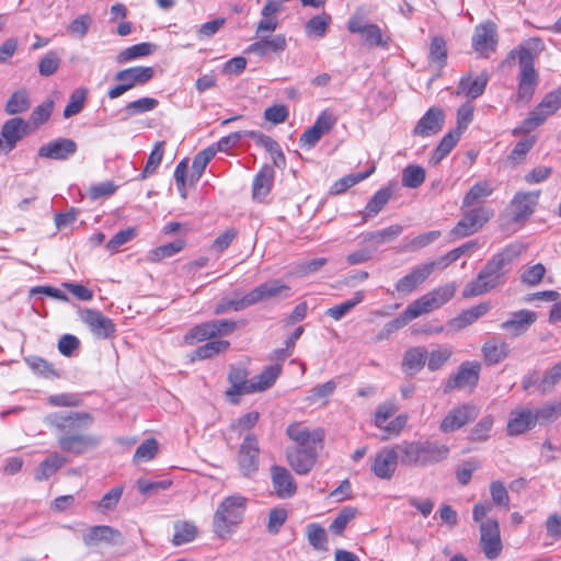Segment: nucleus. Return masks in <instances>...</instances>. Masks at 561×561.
Wrapping results in <instances>:
<instances>
[{
  "label": "nucleus",
  "instance_id": "nucleus-45",
  "mask_svg": "<svg viewBox=\"0 0 561 561\" xmlns=\"http://www.w3.org/2000/svg\"><path fill=\"white\" fill-rule=\"evenodd\" d=\"M425 170L421 165L410 164L402 171V185L409 188H417L425 181Z\"/></svg>",
  "mask_w": 561,
  "mask_h": 561
},
{
  "label": "nucleus",
  "instance_id": "nucleus-41",
  "mask_svg": "<svg viewBox=\"0 0 561 561\" xmlns=\"http://www.w3.org/2000/svg\"><path fill=\"white\" fill-rule=\"evenodd\" d=\"M490 309L488 304H480L462 311L457 318L453 319L451 324L457 329L466 328L483 317Z\"/></svg>",
  "mask_w": 561,
  "mask_h": 561
},
{
  "label": "nucleus",
  "instance_id": "nucleus-8",
  "mask_svg": "<svg viewBox=\"0 0 561 561\" xmlns=\"http://www.w3.org/2000/svg\"><path fill=\"white\" fill-rule=\"evenodd\" d=\"M494 216L490 207H477L463 213L462 218L450 230L454 239L465 238L479 231Z\"/></svg>",
  "mask_w": 561,
  "mask_h": 561
},
{
  "label": "nucleus",
  "instance_id": "nucleus-27",
  "mask_svg": "<svg viewBox=\"0 0 561 561\" xmlns=\"http://www.w3.org/2000/svg\"><path fill=\"white\" fill-rule=\"evenodd\" d=\"M287 460L298 474H307L316 465L317 447L297 448L287 453Z\"/></svg>",
  "mask_w": 561,
  "mask_h": 561
},
{
  "label": "nucleus",
  "instance_id": "nucleus-12",
  "mask_svg": "<svg viewBox=\"0 0 561 561\" xmlns=\"http://www.w3.org/2000/svg\"><path fill=\"white\" fill-rule=\"evenodd\" d=\"M259 454L257 438L252 434H248L238 451V465L243 476L251 477L257 471Z\"/></svg>",
  "mask_w": 561,
  "mask_h": 561
},
{
  "label": "nucleus",
  "instance_id": "nucleus-21",
  "mask_svg": "<svg viewBox=\"0 0 561 561\" xmlns=\"http://www.w3.org/2000/svg\"><path fill=\"white\" fill-rule=\"evenodd\" d=\"M77 144L69 138H58L43 145L38 156L53 160H66L77 152Z\"/></svg>",
  "mask_w": 561,
  "mask_h": 561
},
{
  "label": "nucleus",
  "instance_id": "nucleus-63",
  "mask_svg": "<svg viewBox=\"0 0 561 561\" xmlns=\"http://www.w3.org/2000/svg\"><path fill=\"white\" fill-rule=\"evenodd\" d=\"M356 510L353 507H344L339 515L334 518V520L330 525V529L336 534L341 535L347 524L355 517Z\"/></svg>",
  "mask_w": 561,
  "mask_h": 561
},
{
  "label": "nucleus",
  "instance_id": "nucleus-53",
  "mask_svg": "<svg viewBox=\"0 0 561 561\" xmlns=\"http://www.w3.org/2000/svg\"><path fill=\"white\" fill-rule=\"evenodd\" d=\"M158 105L159 101L157 99L145 96L127 103L125 112L128 116H135L153 111Z\"/></svg>",
  "mask_w": 561,
  "mask_h": 561
},
{
  "label": "nucleus",
  "instance_id": "nucleus-4",
  "mask_svg": "<svg viewBox=\"0 0 561 561\" xmlns=\"http://www.w3.org/2000/svg\"><path fill=\"white\" fill-rule=\"evenodd\" d=\"M247 502V499L239 494L222 500L213 518V531L217 537L226 539L236 531L243 520Z\"/></svg>",
  "mask_w": 561,
  "mask_h": 561
},
{
  "label": "nucleus",
  "instance_id": "nucleus-35",
  "mask_svg": "<svg viewBox=\"0 0 561 561\" xmlns=\"http://www.w3.org/2000/svg\"><path fill=\"white\" fill-rule=\"evenodd\" d=\"M282 373V366L271 365L265 367L257 376L252 378V393L265 391L271 388Z\"/></svg>",
  "mask_w": 561,
  "mask_h": 561
},
{
  "label": "nucleus",
  "instance_id": "nucleus-5",
  "mask_svg": "<svg viewBox=\"0 0 561 561\" xmlns=\"http://www.w3.org/2000/svg\"><path fill=\"white\" fill-rule=\"evenodd\" d=\"M456 293L455 283H449L444 286L437 287L425 295L419 297L416 300L411 302L402 316L409 323L410 321L419 318L422 314L428 313L435 309H438L446 302H448Z\"/></svg>",
  "mask_w": 561,
  "mask_h": 561
},
{
  "label": "nucleus",
  "instance_id": "nucleus-50",
  "mask_svg": "<svg viewBox=\"0 0 561 561\" xmlns=\"http://www.w3.org/2000/svg\"><path fill=\"white\" fill-rule=\"evenodd\" d=\"M185 245L182 239L174 240L172 242L162 244L149 253V260L151 262H159L165 257H170L180 252Z\"/></svg>",
  "mask_w": 561,
  "mask_h": 561
},
{
  "label": "nucleus",
  "instance_id": "nucleus-11",
  "mask_svg": "<svg viewBox=\"0 0 561 561\" xmlns=\"http://www.w3.org/2000/svg\"><path fill=\"white\" fill-rule=\"evenodd\" d=\"M398 462L401 463V453L397 444L391 448H381L375 455L370 470L377 478L389 480L394 474Z\"/></svg>",
  "mask_w": 561,
  "mask_h": 561
},
{
  "label": "nucleus",
  "instance_id": "nucleus-44",
  "mask_svg": "<svg viewBox=\"0 0 561 561\" xmlns=\"http://www.w3.org/2000/svg\"><path fill=\"white\" fill-rule=\"evenodd\" d=\"M426 358L427 351L425 350V347H412L404 353L402 365L408 370H412L415 373L423 368V366L426 363Z\"/></svg>",
  "mask_w": 561,
  "mask_h": 561
},
{
  "label": "nucleus",
  "instance_id": "nucleus-38",
  "mask_svg": "<svg viewBox=\"0 0 561 561\" xmlns=\"http://www.w3.org/2000/svg\"><path fill=\"white\" fill-rule=\"evenodd\" d=\"M493 193V187L489 181L477 182L462 199L461 209L473 206L483 198L489 197Z\"/></svg>",
  "mask_w": 561,
  "mask_h": 561
},
{
  "label": "nucleus",
  "instance_id": "nucleus-33",
  "mask_svg": "<svg viewBox=\"0 0 561 561\" xmlns=\"http://www.w3.org/2000/svg\"><path fill=\"white\" fill-rule=\"evenodd\" d=\"M274 169L270 165H264L255 175L252 184L253 198L262 199L271 191L274 180Z\"/></svg>",
  "mask_w": 561,
  "mask_h": 561
},
{
  "label": "nucleus",
  "instance_id": "nucleus-34",
  "mask_svg": "<svg viewBox=\"0 0 561 561\" xmlns=\"http://www.w3.org/2000/svg\"><path fill=\"white\" fill-rule=\"evenodd\" d=\"M488 78L485 75H480L474 79L470 77H463L460 79L457 94H465L469 99H477L480 96L486 87Z\"/></svg>",
  "mask_w": 561,
  "mask_h": 561
},
{
  "label": "nucleus",
  "instance_id": "nucleus-1",
  "mask_svg": "<svg viewBox=\"0 0 561 561\" xmlns=\"http://www.w3.org/2000/svg\"><path fill=\"white\" fill-rule=\"evenodd\" d=\"M93 422L94 417L91 413L79 411H57L44 417V423L56 435L59 448L77 456L98 448L102 442L101 436L96 434L81 433Z\"/></svg>",
  "mask_w": 561,
  "mask_h": 561
},
{
  "label": "nucleus",
  "instance_id": "nucleus-9",
  "mask_svg": "<svg viewBox=\"0 0 561 561\" xmlns=\"http://www.w3.org/2000/svg\"><path fill=\"white\" fill-rule=\"evenodd\" d=\"M540 44L541 41L539 38H531L526 43V45H519L516 49L511 51V58H515V56L518 58V82L533 83L538 85L539 76L535 69V56L530 50V46L534 45V48H536Z\"/></svg>",
  "mask_w": 561,
  "mask_h": 561
},
{
  "label": "nucleus",
  "instance_id": "nucleus-26",
  "mask_svg": "<svg viewBox=\"0 0 561 561\" xmlns=\"http://www.w3.org/2000/svg\"><path fill=\"white\" fill-rule=\"evenodd\" d=\"M154 76L152 67L136 66L119 70L115 75V80L124 82L128 90L137 85H144Z\"/></svg>",
  "mask_w": 561,
  "mask_h": 561
},
{
  "label": "nucleus",
  "instance_id": "nucleus-47",
  "mask_svg": "<svg viewBox=\"0 0 561 561\" xmlns=\"http://www.w3.org/2000/svg\"><path fill=\"white\" fill-rule=\"evenodd\" d=\"M364 300V291L358 290L354 293L352 299L346 300L342 304L335 305L327 310V314L332 319L339 321L346 316L353 308L359 305Z\"/></svg>",
  "mask_w": 561,
  "mask_h": 561
},
{
  "label": "nucleus",
  "instance_id": "nucleus-51",
  "mask_svg": "<svg viewBox=\"0 0 561 561\" xmlns=\"http://www.w3.org/2000/svg\"><path fill=\"white\" fill-rule=\"evenodd\" d=\"M153 49L154 45L151 43H139L122 50L118 54L117 59L119 62H126L139 57L149 56L153 51Z\"/></svg>",
  "mask_w": 561,
  "mask_h": 561
},
{
  "label": "nucleus",
  "instance_id": "nucleus-32",
  "mask_svg": "<svg viewBox=\"0 0 561 561\" xmlns=\"http://www.w3.org/2000/svg\"><path fill=\"white\" fill-rule=\"evenodd\" d=\"M482 354L486 365H496L508 356L510 346L504 341L491 339L483 344Z\"/></svg>",
  "mask_w": 561,
  "mask_h": 561
},
{
  "label": "nucleus",
  "instance_id": "nucleus-64",
  "mask_svg": "<svg viewBox=\"0 0 561 561\" xmlns=\"http://www.w3.org/2000/svg\"><path fill=\"white\" fill-rule=\"evenodd\" d=\"M122 494H123L122 486H115V488L111 489L108 492H106L102 496V499L100 500V502L98 504V507L104 512L113 511L117 506V504L122 497Z\"/></svg>",
  "mask_w": 561,
  "mask_h": 561
},
{
  "label": "nucleus",
  "instance_id": "nucleus-43",
  "mask_svg": "<svg viewBox=\"0 0 561 561\" xmlns=\"http://www.w3.org/2000/svg\"><path fill=\"white\" fill-rule=\"evenodd\" d=\"M460 138V131H449L446 134L443 139L439 141L438 146L434 150L430 162L432 164H438L457 145Z\"/></svg>",
  "mask_w": 561,
  "mask_h": 561
},
{
  "label": "nucleus",
  "instance_id": "nucleus-25",
  "mask_svg": "<svg viewBox=\"0 0 561 561\" xmlns=\"http://www.w3.org/2000/svg\"><path fill=\"white\" fill-rule=\"evenodd\" d=\"M536 320V312L522 309L513 312L508 320L502 322L501 329L510 332L512 336H520L529 330Z\"/></svg>",
  "mask_w": 561,
  "mask_h": 561
},
{
  "label": "nucleus",
  "instance_id": "nucleus-37",
  "mask_svg": "<svg viewBox=\"0 0 561 561\" xmlns=\"http://www.w3.org/2000/svg\"><path fill=\"white\" fill-rule=\"evenodd\" d=\"M402 230L403 229L400 225H392L387 228L366 233L364 236V241L373 243L375 248H378L381 244L393 241L401 234Z\"/></svg>",
  "mask_w": 561,
  "mask_h": 561
},
{
  "label": "nucleus",
  "instance_id": "nucleus-46",
  "mask_svg": "<svg viewBox=\"0 0 561 561\" xmlns=\"http://www.w3.org/2000/svg\"><path fill=\"white\" fill-rule=\"evenodd\" d=\"M537 424L546 425L561 416V402H547L538 409H534Z\"/></svg>",
  "mask_w": 561,
  "mask_h": 561
},
{
  "label": "nucleus",
  "instance_id": "nucleus-13",
  "mask_svg": "<svg viewBox=\"0 0 561 561\" xmlns=\"http://www.w3.org/2000/svg\"><path fill=\"white\" fill-rule=\"evenodd\" d=\"M497 45L496 25L493 22H484L476 26L472 35V47L481 57H489Z\"/></svg>",
  "mask_w": 561,
  "mask_h": 561
},
{
  "label": "nucleus",
  "instance_id": "nucleus-30",
  "mask_svg": "<svg viewBox=\"0 0 561 561\" xmlns=\"http://www.w3.org/2000/svg\"><path fill=\"white\" fill-rule=\"evenodd\" d=\"M290 288L283 284L278 279H272L266 283L261 284L260 286L253 288L250 294L252 297V301L259 304L261 301L274 298V297H288Z\"/></svg>",
  "mask_w": 561,
  "mask_h": 561
},
{
  "label": "nucleus",
  "instance_id": "nucleus-18",
  "mask_svg": "<svg viewBox=\"0 0 561 561\" xmlns=\"http://www.w3.org/2000/svg\"><path fill=\"white\" fill-rule=\"evenodd\" d=\"M481 365L478 362H463L457 373L450 376L445 385V392L478 383Z\"/></svg>",
  "mask_w": 561,
  "mask_h": 561
},
{
  "label": "nucleus",
  "instance_id": "nucleus-14",
  "mask_svg": "<svg viewBox=\"0 0 561 561\" xmlns=\"http://www.w3.org/2000/svg\"><path fill=\"white\" fill-rule=\"evenodd\" d=\"M80 318L89 327L93 335L99 339H110L116 332L113 321L99 310L83 309L80 312Z\"/></svg>",
  "mask_w": 561,
  "mask_h": 561
},
{
  "label": "nucleus",
  "instance_id": "nucleus-23",
  "mask_svg": "<svg viewBox=\"0 0 561 561\" xmlns=\"http://www.w3.org/2000/svg\"><path fill=\"white\" fill-rule=\"evenodd\" d=\"M252 43L248 48L247 53L254 54L259 57H265L268 54H280L287 47L286 36L284 34H276L273 36H263Z\"/></svg>",
  "mask_w": 561,
  "mask_h": 561
},
{
  "label": "nucleus",
  "instance_id": "nucleus-22",
  "mask_svg": "<svg viewBox=\"0 0 561 561\" xmlns=\"http://www.w3.org/2000/svg\"><path fill=\"white\" fill-rule=\"evenodd\" d=\"M347 30L354 34H360L369 47L386 46L382 33L377 24H367L363 19L354 16L348 21Z\"/></svg>",
  "mask_w": 561,
  "mask_h": 561
},
{
  "label": "nucleus",
  "instance_id": "nucleus-54",
  "mask_svg": "<svg viewBox=\"0 0 561 561\" xmlns=\"http://www.w3.org/2000/svg\"><path fill=\"white\" fill-rule=\"evenodd\" d=\"M214 337L210 321L193 327L185 335L184 341L188 345Z\"/></svg>",
  "mask_w": 561,
  "mask_h": 561
},
{
  "label": "nucleus",
  "instance_id": "nucleus-29",
  "mask_svg": "<svg viewBox=\"0 0 561 561\" xmlns=\"http://www.w3.org/2000/svg\"><path fill=\"white\" fill-rule=\"evenodd\" d=\"M271 473L273 486L278 497L288 499L296 493L295 480L286 468L273 466Z\"/></svg>",
  "mask_w": 561,
  "mask_h": 561
},
{
  "label": "nucleus",
  "instance_id": "nucleus-59",
  "mask_svg": "<svg viewBox=\"0 0 561 561\" xmlns=\"http://www.w3.org/2000/svg\"><path fill=\"white\" fill-rule=\"evenodd\" d=\"M158 453V443L154 438H148L142 442L134 454V461H149L154 458Z\"/></svg>",
  "mask_w": 561,
  "mask_h": 561
},
{
  "label": "nucleus",
  "instance_id": "nucleus-19",
  "mask_svg": "<svg viewBox=\"0 0 561 561\" xmlns=\"http://www.w3.org/2000/svg\"><path fill=\"white\" fill-rule=\"evenodd\" d=\"M537 424L534 409L528 405L517 407L510 413L507 433L511 436L524 434Z\"/></svg>",
  "mask_w": 561,
  "mask_h": 561
},
{
  "label": "nucleus",
  "instance_id": "nucleus-28",
  "mask_svg": "<svg viewBox=\"0 0 561 561\" xmlns=\"http://www.w3.org/2000/svg\"><path fill=\"white\" fill-rule=\"evenodd\" d=\"M228 380L231 387L226 391L230 401L238 403L234 397L240 394L252 393V378L248 379V371L241 367H232L228 374Z\"/></svg>",
  "mask_w": 561,
  "mask_h": 561
},
{
  "label": "nucleus",
  "instance_id": "nucleus-42",
  "mask_svg": "<svg viewBox=\"0 0 561 561\" xmlns=\"http://www.w3.org/2000/svg\"><path fill=\"white\" fill-rule=\"evenodd\" d=\"M31 106L30 95L26 89H20L12 93L5 104V113L15 115L26 112Z\"/></svg>",
  "mask_w": 561,
  "mask_h": 561
},
{
  "label": "nucleus",
  "instance_id": "nucleus-17",
  "mask_svg": "<svg viewBox=\"0 0 561 561\" xmlns=\"http://www.w3.org/2000/svg\"><path fill=\"white\" fill-rule=\"evenodd\" d=\"M87 547H94L101 542L110 546L123 545L124 537L122 533L107 525H99L90 527L82 537Z\"/></svg>",
  "mask_w": 561,
  "mask_h": 561
},
{
  "label": "nucleus",
  "instance_id": "nucleus-39",
  "mask_svg": "<svg viewBox=\"0 0 561 561\" xmlns=\"http://www.w3.org/2000/svg\"><path fill=\"white\" fill-rule=\"evenodd\" d=\"M392 196V190L390 187H382L378 190L375 195L367 203L365 210L363 211V218L366 220L369 217H375L389 202Z\"/></svg>",
  "mask_w": 561,
  "mask_h": 561
},
{
  "label": "nucleus",
  "instance_id": "nucleus-48",
  "mask_svg": "<svg viewBox=\"0 0 561 561\" xmlns=\"http://www.w3.org/2000/svg\"><path fill=\"white\" fill-rule=\"evenodd\" d=\"M197 535V528L193 523L183 522L174 525V535L172 542L175 546H181L191 542Z\"/></svg>",
  "mask_w": 561,
  "mask_h": 561
},
{
  "label": "nucleus",
  "instance_id": "nucleus-31",
  "mask_svg": "<svg viewBox=\"0 0 561 561\" xmlns=\"http://www.w3.org/2000/svg\"><path fill=\"white\" fill-rule=\"evenodd\" d=\"M27 124L21 117L8 119L1 129V136L5 141V148L11 151L16 142L26 134Z\"/></svg>",
  "mask_w": 561,
  "mask_h": 561
},
{
  "label": "nucleus",
  "instance_id": "nucleus-6",
  "mask_svg": "<svg viewBox=\"0 0 561 561\" xmlns=\"http://www.w3.org/2000/svg\"><path fill=\"white\" fill-rule=\"evenodd\" d=\"M561 107V87L545 95L541 102L529 113L522 124L513 129V135L527 134L542 125L547 118Z\"/></svg>",
  "mask_w": 561,
  "mask_h": 561
},
{
  "label": "nucleus",
  "instance_id": "nucleus-7",
  "mask_svg": "<svg viewBox=\"0 0 561 561\" xmlns=\"http://www.w3.org/2000/svg\"><path fill=\"white\" fill-rule=\"evenodd\" d=\"M538 197L539 192L517 193L502 217L503 227L507 228L511 225H518L520 227L534 213Z\"/></svg>",
  "mask_w": 561,
  "mask_h": 561
},
{
  "label": "nucleus",
  "instance_id": "nucleus-2",
  "mask_svg": "<svg viewBox=\"0 0 561 561\" xmlns=\"http://www.w3.org/2000/svg\"><path fill=\"white\" fill-rule=\"evenodd\" d=\"M525 250L526 247L523 243L515 242L493 255L480 271L477 278L467 284L462 291L463 298L480 296L502 285L506 266L512 264Z\"/></svg>",
  "mask_w": 561,
  "mask_h": 561
},
{
  "label": "nucleus",
  "instance_id": "nucleus-24",
  "mask_svg": "<svg viewBox=\"0 0 561 561\" xmlns=\"http://www.w3.org/2000/svg\"><path fill=\"white\" fill-rule=\"evenodd\" d=\"M444 112L438 107H431L417 122L413 134L420 137H430L443 128Z\"/></svg>",
  "mask_w": 561,
  "mask_h": 561
},
{
  "label": "nucleus",
  "instance_id": "nucleus-10",
  "mask_svg": "<svg viewBox=\"0 0 561 561\" xmlns=\"http://www.w3.org/2000/svg\"><path fill=\"white\" fill-rule=\"evenodd\" d=\"M480 546L489 560H494L501 554L503 545L496 519L489 518L480 523Z\"/></svg>",
  "mask_w": 561,
  "mask_h": 561
},
{
  "label": "nucleus",
  "instance_id": "nucleus-55",
  "mask_svg": "<svg viewBox=\"0 0 561 561\" xmlns=\"http://www.w3.org/2000/svg\"><path fill=\"white\" fill-rule=\"evenodd\" d=\"M87 98V90L83 88L75 90L68 101V104L66 105L64 110V116L66 118H70L77 114H79Z\"/></svg>",
  "mask_w": 561,
  "mask_h": 561
},
{
  "label": "nucleus",
  "instance_id": "nucleus-15",
  "mask_svg": "<svg viewBox=\"0 0 561 561\" xmlns=\"http://www.w3.org/2000/svg\"><path fill=\"white\" fill-rule=\"evenodd\" d=\"M479 415V409L473 404H463L453 409L440 422L439 430L443 433L455 432Z\"/></svg>",
  "mask_w": 561,
  "mask_h": 561
},
{
  "label": "nucleus",
  "instance_id": "nucleus-20",
  "mask_svg": "<svg viewBox=\"0 0 561 561\" xmlns=\"http://www.w3.org/2000/svg\"><path fill=\"white\" fill-rule=\"evenodd\" d=\"M286 433L288 437L297 443L301 448L322 447L324 432L321 428L310 431L302 423H293L288 425Z\"/></svg>",
  "mask_w": 561,
  "mask_h": 561
},
{
  "label": "nucleus",
  "instance_id": "nucleus-58",
  "mask_svg": "<svg viewBox=\"0 0 561 561\" xmlns=\"http://www.w3.org/2000/svg\"><path fill=\"white\" fill-rule=\"evenodd\" d=\"M453 350L449 346H438L427 354V367L431 371L439 369L451 356Z\"/></svg>",
  "mask_w": 561,
  "mask_h": 561
},
{
  "label": "nucleus",
  "instance_id": "nucleus-3",
  "mask_svg": "<svg viewBox=\"0 0 561 561\" xmlns=\"http://www.w3.org/2000/svg\"><path fill=\"white\" fill-rule=\"evenodd\" d=\"M401 453V465L408 467H421L436 465L449 455V447L437 440H403L398 444Z\"/></svg>",
  "mask_w": 561,
  "mask_h": 561
},
{
  "label": "nucleus",
  "instance_id": "nucleus-62",
  "mask_svg": "<svg viewBox=\"0 0 561 561\" xmlns=\"http://www.w3.org/2000/svg\"><path fill=\"white\" fill-rule=\"evenodd\" d=\"M136 236L135 228H127L118 231L113 238L106 243L105 248L111 253H115L125 243L129 242Z\"/></svg>",
  "mask_w": 561,
  "mask_h": 561
},
{
  "label": "nucleus",
  "instance_id": "nucleus-61",
  "mask_svg": "<svg viewBox=\"0 0 561 561\" xmlns=\"http://www.w3.org/2000/svg\"><path fill=\"white\" fill-rule=\"evenodd\" d=\"M493 423L494 420L491 415L482 417L471 430L470 439L474 442H483L488 439Z\"/></svg>",
  "mask_w": 561,
  "mask_h": 561
},
{
  "label": "nucleus",
  "instance_id": "nucleus-49",
  "mask_svg": "<svg viewBox=\"0 0 561 561\" xmlns=\"http://www.w3.org/2000/svg\"><path fill=\"white\" fill-rule=\"evenodd\" d=\"M331 23V16L327 13L318 14L311 18L306 26L305 31L308 36L323 37Z\"/></svg>",
  "mask_w": 561,
  "mask_h": 561
},
{
  "label": "nucleus",
  "instance_id": "nucleus-40",
  "mask_svg": "<svg viewBox=\"0 0 561 561\" xmlns=\"http://www.w3.org/2000/svg\"><path fill=\"white\" fill-rule=\"evenodd\" d=\"M376 168L375 165H371L367 171L360 172V173H352L343 176L342 179L337 180L332 186H331V194L333 195H340L344 193L347 188L356 185L357 183L364 181L369 175H371L375 172Z\"/></svg>",
  "mask_w": 561,
  "mask_h": 561
},
{
  "label": "nucleus",
  "instance_id": "nucleus-60",
  "mask_svg": "<svg viewBox=\"0 0 561 561\" xmlns=\"http://www.w3.org/2000/svg\"><path fill=\"white\" fill-rule=\"evenodd\" d=\"M60 58L56 51H48L38 62V71L43 77L53 76L59 68Z\"/></svg>",
  "mask_w": 561,
  "mask_h": 561
},
{
  "label": "nucleus",
  "instance_id": "nucleus-16",
  "mask_svg": "<svg viewBox=\"0 0 561 561\" xmlns=\"http://www.w3.org/2000/svg\"><path fill=\"white\" fill-rule=\"evenodd\" d=\"M437 264L438 262H427L416 265L409 274L404 275L396 283V290L401 294H411L427 279L437 267Z\"/></svg>",
  "mask_w": 561,
  "mask_h": 561
},
{
  "label": "nucleus",
  "instance_id": "nucleus-57",
  "mask_svg": "<svg viewBox=\"0 0 561 561\" xmlns=\"http://www.w3.org/2000/svg\"><path fill=\"white\" fill-rule=\"evenodd\" d=\"M164 145V141H159L151 150L141 174L142 179H146L148 175H151L152 173L156 172L157 168L159 167L163 158Z\"/></svg>",
  "mask_w": 561,
  "mask_h": 561
},
{
  "label": "nucleus",
  "instance_id": "nucleus-52",
  "mask_svg": "<svg viewBox=\"0 0 561 561\" xmlns=\"http://www.w3.org/2000/svg\"><path fill=\"white\" fill-rule=\"evenodd\" d=\"M306 535L310 546L316 550H327V533L319 524L312 523L307 526Z\"/></svg>",
  "mask_w": 561,
  "mask_h": 561
},
{
  "label": "nucleus",
  "instance_id": "nucleus-36",
  "mask_svg": "<svg viewBox=\"0 0 561 561\" xmlns=\"http://www.w3.org/2000/svg\"><path fill=\"white\" fill-rule=\"evenodd\" d=\"M66 462L67 459L61 454H51L48 458H46L44 461L39 463L38 468L35 471V479L37 481L47 480L57 470L62 468Z\"/></svg>",
  "mask_w": 561,
  "mask_h": 561
},
{
  "label": "nucleus",
  "instance_id": "nucleus-56",
  "mask_svg": "<svg viewBox=\"0 0 561 561\" xmlns=\"http://www.w3.org/2000/svg\"><path fill=\"white\" fill-rule=\"evenodd\" d=\"M229 342L225 340H214L199 346L195 351V357L198 359L210 358L219 353L225 352L229 347Z\"/></svg>",
  "mask_w": 561,
  "mask_h": 561
}]
</instances>
